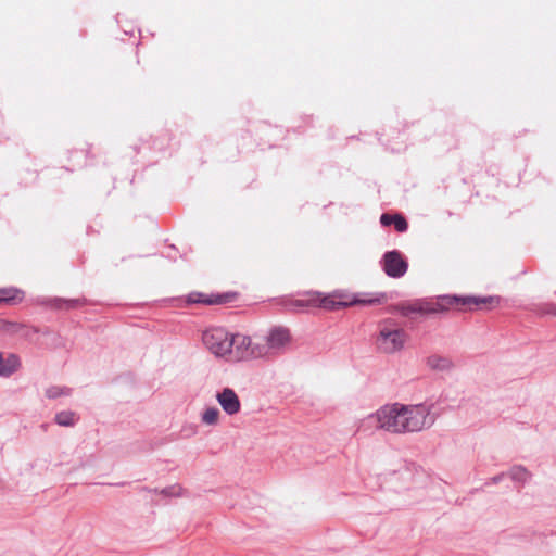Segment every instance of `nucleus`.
<instances>
[{"label":"nucleus","instance_id":"8","mask_svg":"<svg viewBox=\"0 0 556 556\" xmlns=\"http://www.w3.org/2000/svg\"><path fill=\"white\" fill-rule=\"evenodd\" d=\"M230 341L231 352L228 354V361H248L252 339L249 336L242 333H232Z\"/></svg>","mask_w":556,"mask_h":556},{"label":"nucleus","instance_id":"23","mask_svg":"<svg viewBox=\"0 0 556 556\" xmlns=\"http://www.w3.org/2000/svg\"><path fill=\"white\" fill-rule=\"evenodd\" d=\"M394 217H395V215L382 214L380 217V223L382 226H391V225H393Z\"/></svg>","mask_w":556,"mask_h":556},{"label":"nucleus","instance_id":"13","mask_svg":"<svg viewBox=\"0 0 556 556\" xmlns=\"http://www.w3.org/2000/svg\"><path fill=\"white\" fill-rule=\"evenodd\" d=\"M273 356L267 343H254L251 342L249 359L253 358H267Z\"/></svg>","mask_w":556,"mask_h":556},{"label":"nucleus","instance_id":"24","mask_svg":"<svg viewBox=\"0 0 556 556\" xmlns=\"http://www.w3.org/2000/svg\"><path fill=\"white\" fill-rule=\"evenodd\" d=\"M504 477H505V473H500V475H497V476H495V477H493V478L491 479V483H492V484H496V483H498L500 481H502V480L504 479Z\"/></svg>","mask_w":556,"mask_h":556},{"label":"nucleus","instance_id":"7","mask_svg":"<svg viewBox=\"0 0 556 556\" xmlns=\"http://www.w3.org/2000/svg\"><path fill=\"white\" fill-rule=\"evenodd\" d=\"M380 264L386 275L391 278H401L408 269L407 262L397 250L386 252Z\"/></svg>","mask_w":556,"mask_h":556},{"label":"nucleus","instance_id":"4","mask_svg":"<svg viewBox=\"0 0 556 556\" xmlns=\"http://www.w3.org/2000/svg\"><path fill=\"white\" fill-rule=\"evenodd\" d=\"M231 334L222 327H213L203 332L202 341L216 357L228 359V354L231 352Z\"/></svg>","mask_w":556,"mask_h":556},{"label":"nucleus","instance_id":"2","mask_svg":"<svg viewBox=\"0 0 556 556\" xmlns=\"http://www.w3.org/2000/svg\"><path fill=\"white\" fill-rule=\"evenodd\" d=\"M406 342V332L392 319H386L379 324V332L376 339L377 348L386 354L401 351Z\"/></svg>","mask_w":556,"mask_h":556},{"label":"nucleus","instance_id":"21","mask_svg":"<svg viewBox=\"0 0 556 556\" xmlns=\"http://www.w3.org/2000/svg\"><path fill=\"white\" fill-rule=\"evenodd\" d=\"M393 226L395 230L399 232H404L408 228L406 219L401 215H395V217L393 218Z\"/></svg>","mask_w":556,"mask_h":556},{"label":"nucleus","instance_id":"20","mask_svg":"<svg viewBox=\"0 0 556 556\" xmlns=\"http://www.w3.org/2000/svg\"><path fill=\"white\" fill-rule=\"evenodd\" d=\"M418 303L414 302L410 304H402L397 306L399 312L403 316H408L409 314L419 313V309H417Z\"/></svg>","mask_w":556,"mask_h":556},{"label":"nucleus","instance_id":"3","mask_svg":"<svg viewBox=\"0 0 556 556\" xmlns=\"http://www.w3.org/2000/svg\"><path fill=\"white\" fill-rule=\"evenodd\" d=\"M492 301V298L476 296H443L438 302L417 301L420 314H433L441 312L450 306H480Z\"/></svg>","mask_w":556,"mask_h":556},{"label":"nucleus","instance_id":"25","mask_svg":"<svg viewBox=\"0 0 556 556\" xmlns=\"http://www.w3.org/2000/svg\"><path fill=\"white\" fill-rule=\"evenodd\" d=\"M546 313L556 316V304L555 305H551L549 308L546 311Z\"/></svg>","mask_w":556,"mask_h":556},{"label":"nucleus","instance_id":"17","mask_svg":"<svg viewBox=\"0 0 556 556\" xmlns=\"http://www.w3.org/2000/svg\"><path fill=\"white\" fill-rule=\"evenodd\" d=\"M71 393V388L64 386H51L47 388L45 392L46 396L51 400L58 399L60 396H68Z\"/></svg>","mask_w":556,"mask_h":556},{"label":"nucleus","instance_id":"11","mask_svg":"<svg viewBox=\"0 0 556 556\" xmlns=\"http://www.w3.org/2000/svg\"><path fill=\"white\" fill-rule=\"evenodd\" d=\"M21 362L17 355L8 354L7 357L0 352V376L10 377L20 367Z\"/></svg>","mask_w":556,"mask_h":556},{"label":"nucleus","instance_id":"12","mask_svg":"<svg viewBox=\"0 0 556 556\" xmlns=\"http://www.w3.org/2000/svg\"><path fill=\"white\" fill-rule=\"evenodd\" d=\"M508 476L513 481L525 484L530 480L531 472L521 465H515L509 469Z\"/></svg>","mask_w":556,"mask_h":556},{"label":"nucleus","instance_id":"22","mask_svg":"<svg viewBox=\"0 0 556 556\" xmlns=\"http://www.w3.org/2000/svg\"><path fill=\"white\" fill-rule=\"evenodd\" d=\"M180 486H169L162 490V494L166 496L179 495Z\"/></svg>","mask_w":556,"mask_h":556},{"label":"nucleus","instance_id":"18","mask_svg":"<svg viewBox=\"0 0 556 556\" xmlns=\"http://www.w3.org/2000/svg\"><path fill=\"white\" fill-rule=\"evenodd\" d=\"M84 302L81 299H55L54 306L59 309H72L81 306Z\"/></svg>","mask_w":556,"mask_h":556},{"label":"nucleus","instance_id":"16","mask_svg":"<svg viewBox=\"0 0 556 556\" xmlns=\"http://www.w3.org/2000/svg\"><path fill=\"white\" fill-rule=\"evenodd\" d=\"M54 420L59 426L72 427L76 424L77 419L74 412L63 410L55 415Z\"/></svg>","mask_w":556,"mask_h":556},{"label":"nucleus","instance_id":"19","mask_svg":"<svg viewBox=\"0 0 556 556\" xmlns=\"http://www.w3.org/2000/svg\"><path fill=\"white\" fill-rule=\"evenodd\" d=\"M199 299L192 300V302L197 303H205V304H222L229 301L228 294H217L212 295L211 298H202V294H198Z\"/></svg>","mask_w":556,"mask_h":556},{"label":"nucleus","instance_id":"15","mask_svg":"<svg viewBox=\"0 0 556 556\" xmlns=\"http://www.w3.org/2000/svg\"><path fill=\"white\" fill-rule=\"evenodd\" d=\"M23 299V292L16 288L0 289V303L1 302H15Z\"/></svg>","mask_w":556,"mask_h":556},{"label":"nucleus","instance_id":"6","mask_svg":"<svg viewBox=\"0 0 556 556\" xmlns=\"http://www.w3.org/2000/svg\"><path fill=\"white\" fill-rule=\"evenodd\" d=\"M375 302H376L375 300H369V301L354 300V301L349 302V301L341 300V296H339V295L332 294V295L323 296L321 299L317 298V299H309V300H295L292 303V306H294L298 309H302V308L308 307L311 305H316L318 303V305L321 306L323 308L336 311L341 307H345V306L356 304V303L372 304Z\"/></svg>","mask_w":556,"mask_h":556},{"label":"nucleus","instance_id":"14","mask_svg":"<svg viewBox=\"0 0 556 556\" xmlns=\"http://www.w3.org/2000/svg\"><path fill=\"white\" fill-rule=\"evenodd\" d=\"M220 413L218 408L212 406L207 407L201 414V421L207 426H215L219 421Z\"/></svg>","mask_w":556,"mask_h":556},{"label":"nucleus","instance_id":"5","mask_svg":"<svg viewBox=\"0 0 556 556\" xmlns=\"http://www.w3.org/2000/svg\"><path fill=\"white\" fill-rule=\"evenodd\" d=\"M265 341L273 356H278L287 352L292 343V334L289 328L285 326H275L270 328Z\"/></svg>","mask_w":556,"mask_h":556},{"label":"nucleus","instance_id":"9","mask_svg":"<svg viewBox=\"0 0 556 556\" xmlns=\"http://www.w3.org/2000/svg\"><path fill=\"white\" fill-rule=\"evenodd\" d=\"M216 401L229 416L238 414L241 409L239 396L231 388H224L222 391L217 392Z\"/></svg>","mask_w":556,"mask_h":556},{"label":"nucleus","instance_id":"10","mask_svg":"<svg viewBox=\"0 0 556 556\" xmlns=\"http://www.w3.org/2000/svg\"><path fill=\"white\" fill-rule=\"evenodd\" d=\"M426 365L429 369L434 371H450L454 367L451 358L439 354L430 355L426 358Z\"/></svg>","mask_w":556,"mask_h":556},{"label":"nucleus","instance_id":"1","mask_svg":"<svg viewBox=\"0 0 556 556\" xmlns=\"http://www.w3.org/2000/svg\"><path fill=\"white\" fill-rule=\"evenodd\" d=\"M433 403L405 405L394 403L380 407L367 417L377 428L394 434L415 433L429 429L437 420Z\"/></svg>","mask_w":556,"mask_h":556}]
</instances>
